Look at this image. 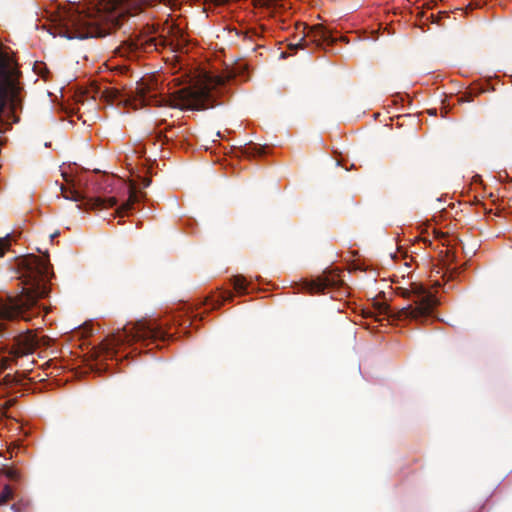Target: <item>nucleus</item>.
Wrapping results in <instances>:
<instances>
[{
	"mask_svg": "<svg viewBox=\"0 0 512 512\" xmlns=\"http://www.w3.org/2000/svg\"><path fill=\"white\" fill-rule=\"evenodd\" d=\"M61 191L65 199L72 200L74 202H80L86 199V197L76 189H65L61 186Z\"/></svg>",
	"mask_w": 512,
	"mask_h": 512,
	"instance_id": "nucleus-13",
	"label": "nucleus"
},
{
	"mask_svg": "<svg viewBox=\"0 0 512 512\" xmlns=\"http://www.w3.org/2000/svg\"><path fill=\"white\" fill-rule=\"evenodd\" d=\"M226 78L221 75H205L202 82L192 87H185L177 92L173 98H158L151 93L150 86L142 82L138 84L136 92L143 105L155 104L170 106L181 110H202L213 106L214 91L223 86Z\"/></svg>",
	"mask_w": 512,
	"mask_h": 512,
	"instance_id": "nucleus-3",
	"label": "nucleus"
},
{
	"mask_svg": "<svg viewBox=\"0 0 512 512\" xmlns=\"http://www.w3.org/2000/svg\"><path fill=\"white\" fill-rule=\"evenodd\" d=\"M175 0H94L82 10L69 12L62 26L53 34L67 39L103 37L120 26L121 19L144 5L164 2L172 5Z\"/></svg>",
	"mask_w": 512,
	"mask_h": 512,
	"instance_id": "nucleus-2",
	"label": "nucleus"
},
{
	"mask_svg": "<svg viewBox=\"0 0 512 512\" xmlns=\"http://www.w3.org/2000/svg\"><path fill=\"white\" fill-rule=\"evenodd\" d=\"M255 148L252 147V146H249V147H246L243 151V153L247 156H252L254 155V153L252 152V150H254Z\"/></svg>",
	"mask_w": 512,
	"mask_h": 512,
	"instance_id": "nucleus-19",
	"label": "nucleus"
},
{
	"mask_svg": "<svg viewBox=\"0 0 512 512\" xmlns=\"http://www.w3.org/2000/svg\"><path fill=\"white\" fill-rule=\"evenodd\" d=\"M232 297H233V295H232L230 292H227V293H224V294L222 295V300H223V301H228V300H230Z\"/></svg>",
	"mask_w": 512,
	"mask_h": 512,
	"instance_id": "nucleus-20",
	"label": "nucleus"
},
{
	"mask_svg": "<svg viewBox=\"0 0 512 512\" xmlns=\"http://www.w3.org/2000/svg\"><path fill=\"white\" fill-rule=\"evenodd\" d=\"M40 345L38 337L30 331L21 333L15 339L13 354L16 357L31 354Z\"/></svg>",
	"mask_w": 512,
	"mask_h": 512,
	"instance_id": "nucleus-6",
	"label": "nucleus"
},
{
	"mask_svg": "<svg viewBox=\"0 0 512 512\" xmlns=\"http://www.w3.org/2000/svg\"><path fill=\"white\" fill-rule=\"evenodd\" d=\"M158 334L159 331L155 326L146 322L139 321L131 326H125L122 329L114 332L106 345V350L109 353L122 344L130 343L140 339L157 337Z\"/></svg>",
	"mask_w": 512,
	"mask_h": 512,
	"instance_id": "nucleus-5",
	"label": "nucleus"
},
{
	"mask_svg": "<svg viewBox=\"0 0 512 512\" xmlns=\"http://www.w3.org/2000/svg\"><path fill=\"white\" fill-rule=\"evenodd\" d=\"M14 69L12 61L3 55H0V106L3 105L8 94V88L12 85Z\"/></svg>",
	"mask_w": 512,
	"mask_h": 512,
	"instance_id": "nucleus-7",
	"label": "nucleus"
},
{
	"mask_svg": "<svg viewBox=\"0 0 512 512\" xmlns=\"http://www.w3.org/2000/svg\"><path fill=\"white\" fill-rule=\"evenodd\" d=\"M429 111H430L431 114L435 113V109H430Z\"/></svg>",
	"mask_w": 512,
	"mask_h": 512,
	"instance_id": "nucleus-27",
	"label": "nucleus"
},
{
	"mask_svg": "<svg viewBox=\"0 0 512 512\" xmlns=\"http://www.w3.org/2000/svg\"><path fill=\"white\" fill-rule=\"evenodd\" d=\"M10 242H9V235H6L5 237H0V257H2L5 253V251L9 248Z\"/></svg>",
	"mask_w": 512,
	"mask_h": 512,
	"instance_id": "nucleus-16",
	"label": "nucleus"
},
{
	"mask_svg": "<svg viewBox=\"0 0 512 512\" xmlns=\"http://www.w3.org/2000/svg\"><path fill=\"white\" fill-rule=\"evenodd\" d=\"M117 205L115 197H90L86 199L85 206L89 209H106Z\"/></svg>",
	"mask_w": 512,
	"mask_h": 512,
	"instance_id": "nucleus-10",
	"label": "nucleus"
},
{
	"mask_svg": "<svg viewBox=\"0 0 512 512\" xmlns=\"http://www.w3.org/2000/svg\"><path fill=\"white\" fill-rule=\"evenodd\" d=\"M333 283H334V280H332L331 282L328 279L325 281L320 280L318 283H315L313 287H311V290L312 291H321Z\"/></svg>",
	"mask_w": 512,
	"mask_h": 512,
	"instance_id": "nucleus-15",
	"label": "nucleus"
},
{
	"mask_svg": "<svg viewBox=\"0 0 512 512\" xmlns=\"http://www.w3.org/2000/svg\"><path fill=\"white\" fill-rule=\"evenodd\" d=\"M400 294L410 299L411 302L397 311H392L387 304H378L377 309L379 314L395 320L423 321L431 317L439 321H444L436 312V307L441 302L438 291H427L422 286L413 284L411 289L401 288Z\"/></svg>",
	"mask_w": 512,
	"mask_h": 512,
	"instance_id": "nucleus-4",
	"label": "nucleus"
},
{
	"mask_svg": "<svg viewBox=\"0 0 512 512\" xmlns=\"http://www.w3.org/2000/svg\"><path fill=\"white\" fill-rule=\"evenodd\" d=\"M441 112H442V113H444V112L446 113V110H445V108H444V107H442V108H441Z\"/></svg>",
	"mask_w": 512,
	"mask_h": 512,
	"instance_id": "nucleus-28",
	"label": "nucleus"
},
{
	"mask_svg": "<svg viewBox=\"0 0 512 512\" xmlns=\"http://www.w3.org/2000/svg\"><path fill=\"white\" fill-rule=\"evenodd\" d=\"M138 201H139V198H138L137 192L134 187H131L129 190L128 200L125 203H123L121 206L117 207L116 214L120 215L123 212L129 211L133 207V205Z\"/></svg>",
	"mask_w": 512,
	"mask_h": 512,
	"instance_id": "nucleus-11",
	"label": "nucleus"
},
{
	"mask_svg": "<svg viewBox=\"0 0 512 512\" xmlns=\"http://www.w3.org/2000/svg\"><path fill=\"white\" fill-rule=\"evenodd\" d=\"M434 232L436 234V238H439V239L445 238V233L440 232V231H436V230Z\"/></svg>",
	"mask_w": 512,
	"mask_h": 512,
	"instance_id": "nucleus-21",
	"label": "nucleus"
},
{
	"mask_svg": "<svg viewBox=\"0 0 512 512\" xmlns=\"http://www.w3.org/2000/svg\"><path fill=\"white\" fill-rule=\"evenodd\" d=\"M11 510H13L14 512H19L18 508L16 507L15 504H13L11 507H10Z\"/></svg>",
	"mask_w": 512,
	"mask_h": 512,
	"instance_id": "nucleus-25",
	"label": "nucleus"
},
{
	"mask_svg": "<svg viewBox=\"0 0 512 512\" xmlns=\"http://www.w3.org/2000/svg\"><path fill=\"white\" fill-rule=\"evenodd\" d=\"M453 94H454V92L450 90V92H449L450 99L452 98Z\"/></svg>",
	"mask_w": 512,
	"mask_h": 512,
	"instance_id": "nucleus-26",
	"label": "nucleus"
},
{
	"mask_svg": "<svg viewBox=\"0 0 512 512\" xmlns=\"http://www.w3.org/2000/svg\"><path fill=\"white\" fill-rule=\"evenodd\" d=\"M455 206L454 204L450 203V206H449V209H450V217L452 216L453 214V210H454Z\"/></svg>",
	"mask_w": 512,
	"mask_h": 512,
	"instance_id": "nucleus-24",
	"label": "nucleus"
},
{
	"mask_svg": "<svg viewBox=\"0 0 512 512\" xmlns=\"http://www.w3.org/2000/svg\"><path fill=\"white\" fill-rule=\"evenodd\" d=\"M490 90H492V88L490 87V84L486 83L485 85H483L479 88L478 93H483V92L490 91Z\"/></svg>",
	"mask_w": 512,
	"mask_h": 512,
	"instance_id": "nucleus-18",
	"label": "nucleus"
},
{
	"mask_svg": "<svg viewBox=\"0 0 512 512\" xmlns=\"http://www.w3.org/2000/svg\"><path fill=\"white\" fill-rule=\"evenodd\" d=\"M232 284H233L234 290L238 294L247 293V291H248V283H247L246 279L243 276H241V275L234 276L233 279H232Z\"/></svg>",
	"mask_w": 512,
	"mask_h": 512,
	"instance_id": "nucleus-12",
	"label": "nucleus"
},
{
	"mask_svg": "<svg viewBox=\"0 0 512 512\" xmlns=\"http://www.w3.org/2000/svg\"><path fill=\"white\" fill-rule=\"evenodd\" d=\"M435 283L439 286H441V284L438 282V280H435Z\"/></svg>",
	"mask_w": 512,
	"mask_h": 512,
	"instance_id": "nucleus-30",
	"label": "nucleus"
},
{
	"mask_svg": "<svg viewBox=\"0 0 512 512\" xmlns=\"http://www.w3.org/2000/svg\"><path fill=\"white\" fill-rule=\"evenodd\" d=\"M57 234L50 235L51 239H53Z\"/></svg>",
	"mask_w": 512,
	"mask_h": 512,
	"instance_id": "nucleus-29",
	"label": "nucleus"
},
{
	"mask_svg": "<svg viewBox=\"0 0 512 512\" xmlns=\"http://www.w3.org/2000/svg\"><path fill=\"white\" fill-rule=\"evenodd\" d=\"M450 282L459 277L460 266L455 263L458 256V249L463 250L462 241L450 230Z\"/></svg>",
	"mask_w": 512,
	"mask_h": 512,
	"instance_id": "nucleus-9",
	"label": "nucleus"
},
{
	"mask_svg": "<svg viewBox=\"0 0 512 512\" xmlns=\"http://www.w3.org/2000/svg\"><path fill=\"white\" fill-rule=\"evenodd\" d=\"M118 97H119V92L116 90L106 92V98L111 102L118 100Z\"/></svg>",
	"mask_w": 512,
	"mask_h": 512,
	"instance_id": "nucleus-17",
	"label": "nucleus"
},
{
	"mask_svg": "<svg viewBox=\"0 0 512 512\" xmlns=\"http://www.w3.org/2000/svg\"><path fill=\"white\" fill-rule=\"evenodd\" d=\"M7 475H8V477H9V478H11V479L16 478V473H15L14 471H9Z\"/></svg>",
	"mask_w": 512,
	"mask_h": 512,
	"instance_id": "nucleus-22",
	"label": "nucleus"
},
{
	"mask_svg": "<svg viewBox=\"0 0 512 512\" xmlns=\"http://www.w3.org/2000/svg\"><path fill=\"white\" fill-rule=\"evenodd\" d=\"M14 269L22 282L19 295L9 297L7 301L0 300V329L6 321L21 318L31 321L44 312V307L38 299L48 295V282L52 275L48 257L34 254L22 255L16 258Z\"/></svg>",
	"mask_w": 512,
	"mask_h": 512,
	"instance_id": "nucleus-1",
	"label": "nucleus"
},
{
	"mask_svg": "<svg viewBox=\"0 0 512 512\" xmlns=\"http://www.w3.org/2000/svg\"><path fill=\"white\" fill-rule=\"evenodd\" d=\"M13 491L9 485H5L3 490L0 493V505L6 503L8 500L12 499Z\"/></svg>",
	"mask_w": 512,
	"mask_h": 512,
	"instance_id": "nucleus-14",
	"label": "nucleus"
},
{
	"mask_svg": "<svg viewBox=\"0 0 512 512\" xmlns=\"http://www.w3.org/2000/svg\"><path fill=\"white\" fill-rule=\"evenodd\" d=\"M149 185H150V180L145 179V180L143 181V187H148Z\"/></svg>",
	"mask_w": 512,
	"mask_h": 512,
	"instance_id": "nucleus-23",
	"label": "nucleus"
},
{
	"mask_svg": "<svg viewBox=\"0 0 512 512\" xmlns=\"http://www.w3.org/2000/svg\"><path fill=\"white\" fill-rule=\"evenodd\" d=\"M307 36L308 37L311 36L312 41L317 42V43H319L320 41H323V42H332L333 41L330 33L322 27H315V28L311 29V31L307 34ZM305 38H306V34L301 36L296 43L290 44L289 48L291 50L305 48V46L307 45Z\"/></svg>",
	"mask_w": 512,
	"mask_h": 512,
	"instance_id": "nucleus-8",
	"label": "nucleus"
}]
</instances>
